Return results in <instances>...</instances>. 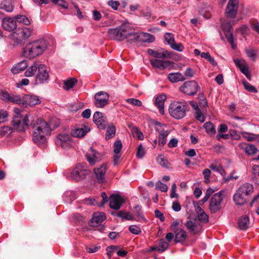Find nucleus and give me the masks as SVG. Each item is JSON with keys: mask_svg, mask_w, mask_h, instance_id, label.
<instances>
[{"mask_svg": "<svg viewBox=\"0 0 259 259\" xmlns=\"http://www.w3.org/2000/svg\"><path fill=\"white\" fill-rule=\"evenodd\" d=\"M107 170L106 164H103L99 167L94 169L97 181L100 183H103L105 181V174Z\"/></svg>", "mask_w": 259, "mask_h": 259, "instance_id": "obj_21", "label": "nucleus"}, {"mask_svg": "<svg viewBox=\"0 0 259 259\" xmlns=\"http://www.w3.org/2000/svg\"><path fill=\"white\" fill-rule=\"evenodd\" d=\"M134 211L137 217L140 219H144V215L141 212V208L139 205H137L134 207Z\"/></svg>", "mask_w": 259, "mask_h": 259, "instance_id": "obj_60", "label": "nucleus"}, {"mask_svg": "<svg viewBox=\"0 0 259 259\" xmlns=\"http://www.w3.org/2000/svg\"><path fill=\"white\" fill-rule=\"evenodd\" d=\"M28 67L27 61L23 60L17 63V73L24 70Z\"/></svg>", "mask_w": 259, "mask_h": 259, "instance_id": "obj_55", "label": "nucleus"}, {"mask_svg": "<svg viewBox=\"0 0 259 259\" xmlns=\"http://www.w3.org/2000/svg\"><path fill=\"white\" fill-rule=\"evenodd\" d=\"M155 189L165 192L167 191L168 187L166 184L162 183L160 181H158L156 183Z\"/></svg>", "mask_w": 259, "mask_h": 259, "instance_id": "obj_53", "label": "nucleus"}, {"mask_svg": "<svg viewBox=\"0 0 259 259\" xmlns=\"http://www.w3.org/2000/svg\"><path fill=\"white\" fill-rule=\"evenodd\" d=\"M40 64V63L39 62H35L25 72V76L27 77L33 76L36 72V70L37 69L38 70V67Z\"/></svg>", "mask_w": 259, "mask_h": 259, "instance_id": "obj_37", "label": "nucleus"}, {"mask_svg": "<svg viewBox=\"0 0 259 259\" xmlns=\"http://www.w3.org/2000/svg\"><path fill=\"white\" fill-rule=\"evenodd\" d=\"M25 100L27 101V104L29 106H34L40 103L39 99L36 96L27 95Z\"/></svg>", "mask_w": 259, "mask_h": 259, "instance_id": "obj_38", "label": "nucleus"}, {"mask_svg": "<svg viewBox=\"0 0 259 259\" xmlns=\"http://www.w3.org/2000/svg\"><path fill=\"white\" fill-rule=\"evenodd\" d=\"M48 41L40 38L28 43L22 49V55L29 59H33L43 54L48 47Z\"/></svg>", "mask_w": 259, "mask_h": 259, "instance_id": "obj_1", "label": "nucleus"}, {"mask_svg": "<svg viewBox=\"0 0 259 259\" xmlns=\"http://www.w3.org/2000/svg\"><path fill=\"white\" fill-rule=\"evenodd\" d=\"M77 83V80L75 78H71L64 81L63 88L69 90L72 88Z\"/></svg>", "mask_w": 259, "mask_h": 259, "instance_id": "obj_40", "label": "nucleus"}, {"mask_svg": "<svg viewBox=\"0 0 259 259\" xmlns=\"http://www.w3.org/2000/svg\"><path fill=\"white\" fill-rule=\"evenodd\" d=\"M90 172L91 170L88 168L87 164L85 162H82L77 164L72 170L71 176L74 180L79 181L85 179Z\"/></svg>", "mask_w": 259, "mask_h": 259, "instance_id": "obj_6", "label": "nucleus"}, {"mask_svg": "<svg viewBox=\"0 0 259 259\" xmlns=\"http://www.w3.org/2000/svg\"><path fill=\"white\" fill-rule=\"evenodd\" d=\"M243 148L245 153L248 155H253L257 151L256 147L252 144L245 145V146Z\"/></svg>", "mask_w": 259, "mask_h": 259, "instance_id": "obj_43", "label": "nucleus"}, {"mask_svg": "<svg viewBox=\"0 0 259 259\" xmlns=\"http://www.w3.org/2000/svg\"><path fill=\"white\" fill-rule=\"evenodd\" d=\"M17 23L25 25H29L30 20L25 15H17Z\"/></svg>", "mask_w": 259, "mask_h": 259, "instance_id": "obj_46", "label": "nucleus"}, {"mask_svg": "<svg viewBox=\"0 0 259 259\" xmlns=\"http://www.w3.org/2000/svg\"><path fill=\"white\" fill-rule=\"evenodd\" d=\"M238 191L239 192H240L241 194H243V195L248 198L253 192V186L249 183H245L239 187Z\"/></svg>", "mask_w": 259, "mask_h": 259, "instance_id": "obj_27", "label": "nucleus"}, {"mask_svg": "<svg viewBox=\"0 0 259 259\" xmlns=\"http://www.w3.org/2000/svg\"><path fill=\"white\" fill-rule=\"evenodd\" d=\"M133 39L137 41L146 42H152L155 40L154 36L148 33L141 32L138 33L133 31Z\"/></svg>", "mask_w": 259, "mask_h": 259, "instance_id": "obj_19", "label": "nucleus"}, {"mask_svg": "<svg viewBox=\"0 0 259 259\" xmlns=\"http://www.w3.org/2000/svg\"><path fill=\"white\" fill-rule=\"evenodd\" d=\"M248 198L243 195L240 192L237 190V192L234 195L233 200L236 204L238 205H242L244 204L247 201Z\"/></svg>", "mask_w": 259, "mask_h": 259, "instance_id": "obj_28", "label": "nucleus"}, {"mask_svg": "<svg viewBox=\"0 0 259 259\" xmlns=\"http://www.w3.org/2000/svg\"><path fill=\"white\" fill-rule=\"evenodd\" d=\"M195 118L197 120L200 121L201 123L204 122L205 121V117L199 108L196 110L195 113Z\"/></svg>", "mask_w": 259, "mask_h": 259, "instance_id": "obj_57", "label": "nucleus"}, {"mask_svg": "<svg viewBox=\"0 0 259 259\" xmlns=\"http://www.w3.org/2000/svg\"><path fill=\"white\" fill-rule=\"evenodd\" d=\"M71 142V136L68 134H59L55 140V143L58 146H60L63 148L69 147Z\"/></svg>", "mask_w": 259, "mask_h": 259, "instance_id": "obj_15", "label": "nucleus"}, {"mask_svg": "<svg viewBox=\"0 0 259 259\" xmlns=\"http://www.w3.org/2000/svg\"><path fill=\"white\" fill-rule=\"evenodd\" d=\"M241 135L243 138L247 139L249 142L252 141L254 139L255 135L253 134L242 132H241Z\"/></svg>", "mask_w": 259, "mask_h": 259, "instance_id": "obj_62", "label": "nucleus"}, {"mask_svg": "<svg viewBox=\"0 0 259 259\" xmlns=\"http://www.w3.org/2000/svg\"><path fill=\"white\" fill-rule=\"evenodd\" d=\"M150 63L151 65L156 68L165 69L169 67H172L173 66V62L167 60H160L157 59H151Z\"/></svg>", "mask_w": 259, "mask_h": 259, "instance_id": "obj_22", "label": "nucleus"}, {"mask_svg": "<svg viewBox=\"0 0 259 259\" xmlns=\"http://www.w3.org/2000/svg\"><path fill=\"white\" fill-rule=\"evenodd\" d=\"M126 102L129 104L139 107L142 104V102L140 100L134 98L127 99L126 100Z\"/></svg>", "mask_w": 259, "mask_h": 259, "instance_id": "obj_58", "label": "nucleus"}, {"mask_svg": "<svg viewBox=\"0 0 259 259\" xmlns=\"http://www.w3.org/2000/svg\"><path fill=\"white\" fill-rule=\"evenodd\" d=\"M174 233H175V243H181L185 241L187 237V233L183 229H180L178 231L174 232Z\"/></svg>", "mask_w": 259, "mask_h": 259, "instance_id": "obj_31", "label": "nucleus"}, {"mask_svg": "<svg viewBox=\"0 0 259 259\" xmlns=\"http://www.w3.org/2000/svg\"><path fill=\"white\" fill-rule=\"evenodd\" d=\"M249 219L248 217H241L238 221V227L240 230H246L249 228Z\"/></svg>", "mask_w": 259, "mask_h": 259, "instance_id": "obj_29", "label": "nucleus"}, {"mask_svg": "<svg viewBox=\"0 0 259 259\" xmlns=\"http://www.w3.org/2000/svg\"><path fill=\"white\" fill-rule=\"evenodd\" d=\"M200 56L202 58H205L208 60L213 66H215L217 65V62L213 58L211 57L209 53L202 52L200 54Z\"/></svg>", "mask_w": 259, "mask_h": 259, "instance_id": "obj_49", "label": "nucleus"}, {"mask_svg": "<svg viewBox=\"0 0 259 259\" xmlns=\"http://www.w3.org/2000/svg\"><path fill=\"white\" fill-rule=\"evenodd\" d=\"M222 27L225 37L231 45L232 48L233 49H235L237 46L234 41V36L232 32L233 30L232 26L230 23L227 22L222 24Z\"/></svg>", "mask_w": 259, "mask_h": 259, "instance_id": "obj_13", "label": "nucleus"}, {"mask_svg": "<svg viewBox=\"0 0 259 259\" xmlns=\"http://www.w3.org/2000/svg\"><path fill=\"white\" fill-rule=\"evenodd\" d=\"M90 130L85 126L76 128L71 133V136L78 138L84 137Z\"/></svg>", "mask_w": 259, "mask_h": 259, "instance_id": "obj_30", "label": "nucleus"}, {"mask_svg": "<svg viewBox=\"0 0 259 259\" xmlns=\"http://www.w3.org/2000/svg\"><path fill=\"white\" fill-rule=\"evenodd\" d=\"M34 129L33 140L38 145L45 144L46 141V136L51 134V128L49 124L44 119H37L33 124Z\"/></svg>", "mask_w": 259, "mask_h": 259, "instance_id": "obj_2", "label": "nucleus"}, {"mask_svg": "<svg viewBox=\"0 0 259 259\" xmlns=\"http://www.w3.org/2000/svg\"><path fill=\"white\" fill-rule=\"evenodd\" d=\"M170 46L172 49L179 52L183 51L184 48L181 43H176L175 42Z\"/></svg>", "mask_w": 259, "mask_h": 259, "instance_id": "obj_63", "label": "nucleus"}, {"mask_svg": "<svg viewBox=\"0 0 259 259\" xmlns=\"http://www.w3.org/2000/svg\"><path fill=\"white\" fill-rule=\"evenodd\" d=\"M223 197L222 191L215 193L211 196L209 205V209L211 213H216L221 210Z\"/></svg>", "mask_w": 259, "mask_h": 259, "instance_id": "obj_8", "label": "nucleus"}, {"mask_svg": "<svg viewBox=\"0 0 259 259\" xmlns=\"http://www.w3.org/2000/svg\"><path fill=\"white\" fill-rule=\"evenodd\" d=\"M242 83L245 89L248 91V92L254 93L257 92V89L254 87L252 86L248 82H247L246 80L243 81L242 82Z\"/></svg>", "mask_w": 259, "mask_h": 259, "instance_id": "obj_50", "label": "nucleus"}, {"mask_svg": "<svg viewBox=\"0 0 259 259\" xmlns=\"http://www.w3.org/2000/svg\"><path fill=\"white\" fill-rule=\"evenodd\" d=\"M185 226L189 232L196 234L201 231L202 226L198 223H196L195 220H189L186 222Z\"/></svg>", "mask_w": 259, "mask_h": 259, "instance_id": "obj_23", "label": "nucleus"}, {"mask_svg": "<svg viewBox=\"0 0 259 259\" xmlns=\"http://www.w3.org/2000/svg\"><path fill=\"white\" fill-rule=\"evenodd\" d=\"M164 38L167 43L170 46L175 42L174 35L170 33H166L164 34Z\"/></svg>", "mask_w": 259, "mask_h": 259, "instance_id": "obj_59", "label": "nucleus"}, {"mask_svg": "<svg viewBox=\"0 0 259 259\" xmlns=\"http://www.w3.org/2000/svg\"><path fill=\"white\" fill-rule=\"evenodd\" d=\"M99 153L94 150L92 148H91L89 152L86 154L85 156L89 163L91 165H93L96 162L99 161Z\"/></svg>", "mask_w": 259, "mask_h": 259, "instance_id": "obj_26", "label": "nucleus"}, {"mask_svg": "<svg viewBox=\"0 0 259 259\" xmlns=\"http://www.w3.org/2000/svg\"><path fill=\"white\" fill-rule=\"evenodd\" d=\"M4 28L9 31H13L9 35V38L14 41L13 46L15 45L16 38L15 37V29H16V17L13 18H5L3 21Z\"/></svg>", "mask_w": 259, "mask_h": 259, "instance_id": "obj_9", "label": "nucleus"}, {"mask_svg": "<svg viewBox=\"0 0 259 259\" xmlns=\"http://www.w3.org/2000/svg\"><path fill=\"white\" fill-rule=\"evenodd\" d=\"M101 248L100 246L95 244H88L85 245V249L89 253H94Z\"/></svg>", "mask_w": 259, "mask_h": 259, "instance_id": "obj_47", "label": "nucleus"}, {"mask_svg": "<svg viewBox=\"0 0 259 259\" xmlns=\"http://www.w3.org/2000/svg\"><path fill=\"white\" fill-rule=\"evenodd\" d=\"M197 218L199 221L204 223H206L208 222V216L206 213H205L204 211L198 213Z\"/></svg>", "mask_w": 259, "mask_h": 259, "instance_id": "obj_51", "label": "nucleus"}, {"mask_svg": "<svg viewBox=\"0 0 259 259\" xmlns=\"http://www.w3.org/2000/svg\"><path fill=\"white\" fill-rule=\"evenodd\" d=\"M166 99V97L164 94L158 96L155 99L154 105L158 108L159 112L162 114H164V103Z\"/></svg>", "mask_w": 259, "mask_h": 259, "instance_id": "obj_25", "label": "nucleus"}, {"mask_svg": "<svg viewBox=\"0 0 259 259\" xmlns=\"http://www.w3.org/2000/svg\"><path fill=\"white\" fill-rule=\"evenodd\" d=\"M145 154V150L142 144L138 146L136 155L138 158H142Z\"/></svg>", "mask_w": 259, "mask_h": 259, "instance_id": "obj_56", "label": "nucleus"}, {"mask_svg": "<svg viewBox=\"0 0 259 259\" xmlns=\"http://www.w3.org/2000/svg\"><path fill=\"white\" fill-rule=\"evenodd\" d=\"M206 132L211 136L215 135L216 131L215 127L211 122H206L203 124Z\"/></svg>", "mask_w": 259, "mask_h": 259, "instance_id": "obj_39", "label": "nucleus"}, {"mask_svg": "<svg viewBox=\"0 0 259 259\" xmlns=\"http://www.w3.org/2000/svg\"><path fill=\"white\" fill-rule=\"evenodd\" d=\"M105 219L106 214L104 212H95L89 222V225L93 227H98L101 225Z\"/></svg>", "mask_w": 259, "mask_h": 259, "instance_id": "obj_20", "label": "nucleus"}, {"mask_svg": "<svg viewBox=\"0 0 259 259\" xmlns=\"http://www.w3.org/2000/svg\"><path fill=\"white\" fill-rule=\"evenodd\" d=\"M209 168L212 170L219 172L223 176H224L226 175L225 170L223 166L220 164L217 165V164L212 163L209 166Z\"/></svg>", "mask_w": 259, "mask_h": 259, "instance_id": "obj_44", "label": "nucleus"}, {"mask_svg": "<svg viewBox=\"0 0 259 259\" xmlns=\"http://www.w3.org/2000/svg\"><path fill=\"white\" fill-rule=\"evenodd\" d=\"M119 246L117 245H110L106 248L107 255L108 258L111 259L112 256V253L117 252Z\"/></svg>", "mask_w": 259, "mask_h": 259, "instance_id": "obj_45", "label": "nucleus"}, {"mask_svg": "<svg viewBox=\"0 0 259 259\" xmlns=\"http://www.w3.org/2000/svg\"><path fill=\"white\" fill-rule=\"evenodd\" d=\"M129 231L133 234H138L141 231L140 228L136 225H132L129 227Z\"/></svg>", "mask_w": 259, "mask_h": 259, "instance_id": "obj_64", "label": "nucleus"}, {"mask_svg": "<svg viewBox=\"0 0 259 259\" xmlns=\"http://www.w3.org/2000/svg\"><path fill=\"white\" fill-rule=\"evenodd\" d=\"M188 105L185 102H174L169 105L168 111L174 118L179 119L186 116Z\"/></svg>", "mask_w": 259, "mask_h": 259, "instance_id": "obj_5", "label": "nucleus"}, {"mask_svg": "<svg viewBox=\"0 0 259 259\" xmlns=\"http://www.w3.org/2000/svg\"><path fill=\"white\" fill-rule=\"evenodd\" d=\"M27 112L21 111L17 108V133L21 134L20 137L22 139L25 136V132L30 125Z\"/></svg>", "mask_w": 259, "mask_h": 259, "instance_id": "obj_4", "label": "nucleus"}, {"mask_svg": "<svg viewBox=\"0 0 259 259\" xmlns=\"http://www.w3.org/2000/svg\"><path fill=\"white\" fill-rule=\"evenodd\" d=\"M93 121L100 130H105L108 125L107 117L103 113L99 111L94 114Z\"/></svg>", "mask_w": 259, "mask_h": 259, "instance_id": "obj_14", "label": "nucleus"}, {"mask_svg": "<svg viewBox=\"0 0 259 259\" xmlns=\"http://www.w3.org/2000/svg\"><path fill=\"white\" fill-rule=\"evenodd\" d=\"M106 127L107 128L106 132L105 139L106 140H108L115 136L116 128L113 123L108 124Z\"/></svg>", "mask_w": 259, "mask_h": 259, "instance_id": "obj_34", "label": "nucleus"}, {"mask_svg": "<svg viewBox=\"0 0 259 259\" xmlns=\"http://www.w3.org/2000/svg\"><path fill=\"white\" fill-rule=\"evenodd\" d=\"M157 161L161 166L164 167L168 168L170 165V163L163 155H158L157 158Z\"/></svg>", "mask_w": 259, "mask_h": 259, "instance_id": "obj_42", "label": "nucleus"}, {"mask_svg": "<svg viewBox=\"0 0 259 259\" xmlns=\"http://www.w3.org/2000/svg\"><path fill=\"white\" fill-rule=\"evenodd\" d=\"M169 244H158V245L157 244L151 246L148 248L142 249L140 251V252L144 255L150 254L152 253H153V257L154 259H157L156 255L155 254V252H157L158 253H162L165 251L169 247Z\"/></svg>", "mask_w": 259, "mask_h": 259, "instance_id": "obj_11", "label": "nucleus"}, {"mask_svg": "<svg viewBox=\"0 0 259 259\" xmlns=\"http://www.w3.org/2000/svg\"><path fill=\"white\" fill-rule=\"evenodd\" d=\"M236 65L239 68L241 72L243 73L249 80L251 79V74L248 68L246 66L244 60H240L238 59L234 60Z\"/></svg>", "mask_w": 259, "mask_h": 259, "instance_id": "obj_24", "label": "nucleus"}, {"mask_svg": "<svg viewBox=\"0 0 259 259\" xmlns=\"http://www.w3.org/2000/svg\"><path fill=\"white\" fill-rule=\"evenodd\" d=\"M148 53L149 55L153 56L156 58H161L164 59L166 58L167 57L169 56V54L167 53V52H158L155 51H154L152 49H148Z\"/></svg>", "mask_w": 259, "mask_h": 259, "instance_id": "obj_35", "label": "nucleus"}, {"mask_svg": "<svg viewBox=\"0 0 259 259\" xmlns=\"http://www.w3.org/2000/svg\"><path fill=\"white\" fill-rule=\"evenodd\" d=\"M169 134L168 131L162 130L159 132L158 136V146L159 147H162L166 143L167 137Z\"/></svg>", "mask_w": 259, "mask_h": 259, "instance_id": "obj_33", "label": "nucleus"}, {"mask_svg": "<svg viewBox=\"0 0 259 259\" xmlns=\"http://www.w3.org/2000/svg\"><path fill=\"white\" fill-rule=\"evenodd\" d=\"M245 53L247 57H248L250 60L253 61H254L256 60V53L255 50L253 49L246 50Z\"/></svg>", "mask_w": 259, "mask_h": 259, "instance_id": "obj_52", "label": "nucleus"}, {"mask_svg": "<svg viewBox=\"0 0 259 259\" xmlns=\"http://www.w3.org/2000/svg\"><path fill=\"white\" fill-rule=\"evenodd\" d=\"M168 80L172 82H177L180 81H183L185 79L184 75L180 72L170 73L168 75Z\"/></svg>", "mask_w": 259, "mask_h": 259, "instance_id": "obj_32", "label": "nucleus"}, {"mask_svg": "<svg viewBox=\"0 0 259 259\" xmlns=\"http://www.w3.org/2000/svg\"><path fill=\"white\" fill-rule=\"evenodd\" d=\"M200 90V87L195 80L185 81L180 88L182 93L190 96L195 95Z\"/></svg>", "mask_w": 259, "mask_h": 259, "instance_id": "obj_7", "label": "nucleus"}, {"mask_svg": "<svg viewBox=\"0 0 259 259\" xmlns=\"http://www.w3.org/2000/svg\"><path fill=\"white\" fill-rule=\"evenodd\" d=\"M238 0H229L226 10L227 18H234L236 17L238 10Z\"/></svg>", "mask_w": 259, "mask_h": 259, "instance_id": "obj_18", "label": "nucleus"}, {"mask_svg": "<svg viewBox=\"0 0 259 259\" xmlns=\"http://www.w3.org/2000/svg\"><path fill=\"white\" fill-rule=\"evenodd\" d=\"M32 33L30 28L23 27L17 29V46H22L28 41Z\"/></svg>", "mask_w": 259, "mask_h": 259, "instance_id": "obj_10", "label": "nucleus"}, {"mask_svg": "<svg viewBox=\"0 0 259 259\" xmlns=\"http://www.w3.org/2000/svg\"><path fill=\"white\" fill-rule=\"evenodd\" d=\"M133 31L128 24L123 23L115 28L109 29L107 34L111 39L122 41L129 36H133Z\"/></svg>", "mask_w": 259, "mask_h": 259, "instance_id": "obj_3", "label": "nucleus"}, {"mask_svg": "<svg viewBox=\"0 0 259 259\" xmlns=\"http://www.w3.org/2000/svg\"><path fill=\"white\" fill-rule=\"evenodd\" d=\"M49 78V75L47 66L44 64H40L36 76V82L37 83H43L47 81Z\"/></svg>", "mask_w": 259, "mask_h": 259, "instance_id": "obj_17", "label": "nucleus"}, {"mask_svg": "<svg viewBox=\"0 0 259 259\" xmlns=\"http://www.w3.org/2000/svg\"><path fill=\"white\" fill-rule=\"evenodd\" d=\"M252 173L253 174L252 180L253 182L259 185V165H254L252 168Z\"/></svg>", "mask_w": 259, "mask_h": 259, "instance_id": "obj_41", "label": "nucleus"}, {"mask_svg": "<svg viewBox=\"0 0 259 259\" xmlns=\"http://www.w3.org/2000/svg\"><path fill=\"white\" fill-rule=\"evenodd\" d=\"M0 99L3 101L11 102L13 103H16V100L14 97L11 96L8 92L1 90H0Z\"/></svg>", "mask_w": 259, "mask_h": 259, "instance_id": "obj_36", "label": "nucleus"}, {"mask_svg": "<svg viewBox=\"0 0 259 259\" xmlns=\"http://www.w3.org/2000/svg\"><path fill=\"white\" fill-rule=\"evenodd\" d=\"M122 148V144L120 140H116L114 143V152L115 154H119Z\"/></svg>", "mask_w": 259, "mask_h": 259, "instance_id": "obj_54", "label": "nucleus"}, {"mask_svg": "<svg viewBox=\"0 0 259 259\" xmlns=\"http://www.w3.org/2000/svg\"><path fill=\"white\" fill-rule=\"evenodd\" d=\"M134 136H136L140 140H142L144 139V135L140 131L137 127L133 128Z\"/></svg>", "mask_w": 259, "mask_h": 259, "instance_id": "obj_61", "label": "nucleus"}, {"mask_svg": "<svg viewBox=\"0 0 259 259\" xmlns=\"http://www.w3.org/2000/svg\"><path fill=\"white\" fill-rule=\"evenodd\" d=\"M27 95H17V104L22 106L23 107H27L28 106L27 101L25 100Z\"/></svg>", "mask_w": 259, "mask_h": 259, "instance_id": "obj_48", "label": "nucleus"}, {"mask_svg": "<svg viewBox=\"0 0 259 259\" xmlns=\"http://www.w3.org/2000/svg\"><path fill=\"white\" fill-rule=\"evenodd\" d=\"M109 207L114 210H118L124 202V200L119 194H113L109 198Z\"/></svg>", "mask_w": 259, "mask_h": 259, "instance_id": "obj_16", "label": "nucleus"}, {"mask_svg": "<svg viewBox=\"0 0 259 259\" xmlns=\"http://www.w3.org/2000/svg\"><path fill=\"white\" fill-rule=\"evenodd\" d=\"M94 105L98 108H103L109 103V94L103 91L97 93L94 96Z\"/></svg>", "mask_w": 259, "mask_h": 259, "instance_id": "obj_12", "label": "nucleus"}]
</instances>
